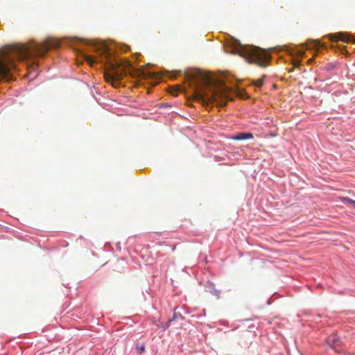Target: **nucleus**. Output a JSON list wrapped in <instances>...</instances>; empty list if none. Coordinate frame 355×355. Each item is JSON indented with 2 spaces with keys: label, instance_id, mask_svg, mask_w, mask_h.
Instances as JSON below:
<instances>
[{
  "label": "nucleus",
  "instance_id": "nucleus-1",
  "mask_svg": "<svg viewBox=\"0 0 355 355\" xmlns=\"http://www.w3.org/2000/svg\"><path fill=\"white\" fill-rule=\"evenodd\" d=\"M60 42L57 40L48 37L39 43L31 40L27 44H17L6 46L0 49V79L8 81L12 79V71L16 69L15 60L26 62L29 70L37 69V59L43 57L50 49L58 48Z\"/></svg>",
  "mask_w": 355,
  "mask_h": 355
},
{
  "label": "nucleus",
  "instance_id": "nucleus-2",
  "mask_svg": "<svg viewBox=\"0 0 355 355\" xmlns=\"http://www.w3.org/2000/svg\"><path fill=\"white\" fill-rule=\"evenodd\" d=\"M184 75L187 80L201 83L207 87V91H203L195 85L193 98L202 104L216 103L217 105L224 106L227 101L232 99L229 96L232 89L222 80H216L199 69L189 70Z\"/></svg>",
  "mask_w": 355,
  "mask_h": 355
},
{
  "label": "nucleus",
  "instance_id": "nucleus-3",
  "mask_svg": "<svg viewBox=\"0 0 355 355\" xmlns=\"http://www.w3.org/2000/svg\"><path fill=\"white\" fill-rule=\"evenodd\" d=\"M94 51L98 54V58L84 55L85 60L91 65L100 61L104 62L105 65V78L114 87L119 86V81L126 73V69L130 68L131 64L127 61H118L112 58L110 50L104 44L94 46Z\"/></svg>",
  "mask_w": 355,
  "mask_h": 355
},
{
  "label": "nucleus",
  "instance_id": "nucleus-4",
  "mask_svg": "<svg viewBox=\"0 0 355 355\" xmlns=\"http://www.w3.org/2000/svg\"><path fill=\"white\" fill-rule=\"evenodd\" d=\"M235 53L243 57L248 62L256 64L261 67L268 65L270 56L263 49L253 46H240Z\"/></svg>",
  "mask_w": 355,
  "mask_h": 355
},
{
  "label": "nucleus",
  "instance_id": "nucleus-5",
  "mask_svg": "<svg viewBox=\"0 0 355 355\" xmlns=\"http://www.w3.org/2000/svg\"><path fill=\"white\" fill-rule=\"evenodd\" d=\"M329 37L331 41H343L346 42H352L354 41L351 35L345 33L331 34L329 35Z\"/></svg>",
  "mask_w": 355,
  "mask_h": 355
},
{
  "label": "nucleus",
  "instance_id": "nucleus-6",
  "mask_svg": "<svg viewBox=\"0 0 355 355\" xmlns=\"http://www.w3.org/2000/svg\"><path fill=\"white\" fill-rule=\"evenodd\" d=\"M327 343L331 347L334 348L336 352H339V350L337 349V347L340 345V339L336 335L330 336L327 338Z\"/></svg>",
  "mask_w": 355,
  "mask_h": 355
},
{
  "label": "nucleus",
  "instance_id": "nucleus-7",
  "mask_svg": "<svg viewBox=\"0 0 355 355\" xmlns=\"http://www.w3.org/2000/svg\"><path fill=\"white\" fill-rule=\"evenodd\" d=\"M252 138H253V135H252V134H251L250 132H248V133L241 132V133H239L237 135L234 136L232 137V139L234 140H244V139H252Z\"/></svg>",
  "mask_w": 355,
  "mask_h": 355
},
{
  "label": "nucleus",
  "instance_id": "nucleus-8",
  "mask_svg": "<svg viewBox=\"0 0 355 355\" xmlns=\"http://www.w3.org/2000/svg\"><path fill=\"white\" fill-rule=\"evenodd\" d=\"M264 77L263 76L262 78L254 80L253 85L258 88L261 87L263 85Z\"/></svg>",
  "mask_w": 355,
  "mask_h": 355
},
{
  "label": "nucleus",
  "instance_id": "nucleus-9",
  "mask_svg": "<svg viewBox=\"0 0 355 355\" xmlns=\"http://www.w3.org/2000/svg\"><path fill=\"white\" fill-rule=\"evenodd\" d=\"M342 200L345 204L353 205L354 207L355 208V200L350 199L349 198H345V197L342 198Z\"/></svg>",
  "mask_w": 355,
  "mask_h": 355
},
{
  "label": "nucleus",
  "instance_id": "nucleus-10",
  "mask_svg": "<svg viewBox=\"0 0 355 355\" xmlns=\"http://www.w3.org/2000/svg\"><path fill=\"white\" fill-rule=\"evenodd\" d=\"M311 43L313 44V47L319 48L323 46L318 40L312 41Z\"/></svg>",
  "mask_w": 355,
  "mask_h": 355
},
{
  "label": "nucleus",
  "instance_id": "nucleus-11",
  "mask_svg": "<svg viewBox=\"0 0 355 355\" xmlns=\"http://www.w3.org/2000/svg\"><path fill=\"white\" fill-rule=\"evenodd\" d=\"M294 53H295L297 55L301 56V57L304 56V52L302 50H300V49H295L294 51Z\"/></svg>",
  "mask_w": 355,
  "mask_h": 355
},
{
  "label": "nucleus",
  "instance_id": "nucleus-12",
  "mask_svg": "<svg viewBox=\"0 0 355 355\" xmlns=\"http://www.w3.org/2000/svg\"><path fill=\"white\" fill-rule=\"evenodd\" d=\"M137 349L138 352H139V354H141V353H143V352L145 351V347H144V345H142L141 346H139V345H137Z\"/></svg>",
  "mask_w": 355,
  "mask_h": 355
},
{
  "label": "nucleus",
  "instance_id": "nucleus-13",
  "mask_svg": "<svg viewBox=\"0 0 355 355\" xmlns=\"http://www.w3.org/2000/svg\"><path fill=\"white\" fill-rule=\"evenodd\" d=\"M300 60H296V61H295V62H294V66H295V67H299V66H300Z\"/></svg>",
  "mask_w": 355,
  "mask_h": 355
},
{
  "label": "nucleus",
  "instance_id": "nucleus-14",
  "mask_svg": "<svg viewBox=\"0 0 355 355\" xmlns=\"http://www.w3.org/2000/svg\"><path fill=\"white\" fill-rule=\"evenodd\" d=\"M175 318H176V314H175V313H174V315H173V318H172V319H171V320H168V322H171L172 320H175Z\"/></svg>",
  "mask_w": 355,
  "mask_h": 355
},
{
  "label": "nucleus",
  "instance_id": "nucleus-15",
  "mask_svg": "<svg viewBox=\"0 0 355 355\" xmlns=\"http://www.w3.org/2000/svg\"><path fill=\"white\" fill-rule=\"evenodd\" d=\"M178 90H176V91H175V92H171L172 94H173V95H174V96H176V95H177V94H178Z\"/></svg>",
  "mask_w": 355,
  "mask_h": 355
},
{
  "label": "nucleus",
  "instance_id": "nucleus-16",
  "mask_svg": "<svg viewBox=\"0 0 355 355\" xmlns=\"http://www.w3.org/2000/svg\"><path fill=\"white\" fill-rule=\"evenodd\" d=\"M313 58H311V59L308 61V62L310 64V63H311V62H313Z\"/></svg>",
  "mask_w": 355,
  "mask_h": 355
}]
</instances>
